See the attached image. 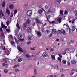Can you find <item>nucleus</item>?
Instances as JSON below:
<instances>
[{"instance_id": "f257e3e1", "label": "nucleus", "mask_w": 77, "mask_h": 77, "mask_svg": "<svg viewBox=\"0 0 77 77\" xmlns=\"http://www.w3.org/2000/svg\"><path fill=\"white\" fill-rule=\"evenodd\" d=\"M30 23V20L29 19H27L26 21V23H25L24 24V27H26L27 26V24H29Z\"/></svg>"}, {"instance_id": "f03ea898", "label": "nucleus", "mask_w": 77, "mask_h": 77, "mask_svg": "<svg viewBox=\"0 0 77 77\" xmlns=\"http://www.w3.org/2000/svg\"><path fill=\"white\" fill-rule=\"evenodd\" d=\"M32 10H29L27 11V14L29 17H31L32 16Z\"/></svg>"}, {"instance_id": "7ed1b4c3", "label": "nucleus", "mask_w": 77, "mask_h": 77, "mask_svg": "<svg viewBox=\"0 0 77 77\" xmlns=\"http://www.w3.org/2000/svg\"><path fill=\"white\" fill-rule=\"evenodd\" d=\"M58 55L59 56V57H60V58L58 57V60L60 61V62H62V61H61V58H62V55H61L60 54H58Z\"/></svg>"}, {"instance_id": "20e7f679", "label": "nucleus", "mask_w": 77, "mask_h": 77, "mask_svg": "<svg viewBox=\"0 0 77 77\" xmlns=\"http://www.w3.org/2000/svg\"><path fill=\"white\" fill-rule=\"evenodd\" d=\"M48 55V53L46 52H44L42 54V56L44 57H47Z\"/></svg>"}, {"instance_id": "39448f33", "label": "nucleus", "mask_w": 77, "mask_h": 77, "mask_svg": "<svg viewBox=\"0 0 77 77\" xmlns=\"http://www.w3.org/2000/svg\"><path fill=\"white\" fill-rule=\"evenodd\" d=\"M35 21L37 23H38V24H41L42 23V22H41V21H40V20H39L38 19L36 18L35 19Z\"/></svg>"}, {"instance_id": "423d86ee", "label": "nucleus", "mask_w": 77, "mask_h": 77, "mask_svg": "<svg viewBox=\"0 0 77 77\" xmlns=\"http://www.w3.org/2000/svg\"><path fill=\"white\" fill-rule=\"evenodd\" d=\"M9 8L10 9H14V5L13 4H11L9 5Z\"/></svg>"}, {"instance_id": "0eeeda50", "label": "nucleus", "mask_w": 77, "mask_h": 77, "mask_svg": "<svg viewBox=\"0 0 77 77\" xmlns=\"http://www.w3.org/2000/svg\"><path fill=\"white\" fill-rule=\"evenodd\" d=\"M36 33L38 36H39V37H41V32L38 31L36 32Z\"/></svg>"}, {"instance_id": "6e6552de", "label": "nucleus", "mask_w": 77, "mask_h": 77, "mask_svg": "<svg viewBox=\"0 0 77 77\" xmlns=\"http://www.w3.org/2000/svg\"><path fill=\"white\" fill-rule=\"evenodd\" d=\"M6 12L7 14H8V15H10V14H11V12H10V11L8 9H6Z\"/></svg>"}, {"instance_id": "1a4fd4ad", "label": "nucleus", "mask_w": 77, "mask_h": 77, "mask_svg": "<svg viewBox=\"0 0 77 77\" xmlns=\"http://www.w3.org/2000/svg\"><path fill=\"white\" fill-rule=\"evenodd\" d=\"M38 14H41L43 12V9H40L38 11Z\"/></svg>"}, {"instance_id": "9d476101", "label": "nucleus", "mask_w": 77, "mask_h": 77, "mask_svg": "<svg viewBox=\"0 0 77 77\" xmlns=\"http://www.w3.org/2000/svg\"><path fill=\"white\" fill-rule=\"evenodd\" d=\"M77 62L75 60H72L71 61V63L72 64H73V65H75L76 64Z\"/></svg>"}, {"instance_id": "9b49d317", "label": "nucleus", "mask_w": 77, "mask_h": 77, "mask_svg": "<svg viewBox=\"0 0 77 77\" xmlns=\"http://www.w3.org/2000/svg\"><path fill=\"white\" fill-rule=\"evenodd\" d=\"M52 33L53 34H55L57 33V31H56V30L55 29H52Z\"/></svg>"}, {"instance_id": "f8f14e48", "label": "nucleus", "mask_w": 77, "mask_h": 77, "mask_svg": "<svg viewBox=\"0 0 77 77\" xmlns=\"http://www.w3.org/2000/svg\"><path fill=\"white\" fill-rule=\"evenodd\" d=\"M1 27L3 28H5V29H6V28H7V26H6L5 25L3 24V23L1 24Z\"/></svg>"}, {"instance_id": "ddd939ff", "label": "nucleus", "mask_w": 77, "mask_h": 77, "mask_svg": "<svg viewBox=\"0 0 77 77\" xmlns=\"http://www.w3.org/2000/svg\"><path fill=\"white\" fill-rule=\"evenodd\" d=\"M1 38H2V39H5V35H4V33H2L1 34Z\"/></svg>"}, {"instance_id": "4468645a", "label": "nucleus", "mask_w": 77, "mask_h": 77, "mask_svg": "<svg viewBox=\"0 0 77 77\" xmlns=\"http://www.w3.org/2000/svg\"><path fill=\"white\" fill-rule=\"evenodd\" d=\"M27 33H30L31 32V29L29 27L27 28Z\"/></svg>"}, {"instance_id": "2eb2a0df", "label": "nucleus", "mask_w": 77, "mask_h": 77, "mask_svg": "<svg viewBox=\"0 0 77 77\" xmlns=\"http://www.w3.org/2000/svg\"><path fill=\"white\" fill-rule=\"evenodd\" d=\"M57 33H58V34H59L60 35H62V30H59L57 31Z\"/></svg>"}, {"instance_id": "dca6fc26", "label": "nucleus", "mask_w": 77, "mask_h": 77, "mask_svg": "<svg viewBox=\"0 0 77 77\" xmlns=\"http://www.w3.org/2000/svg\"><path fill=\"white\" fill-rule=\"evenodd\" d=\"M18 49L20 51H21V52H23V49H22V48H20V46H18Z\"/></svg>"}, {"instance_id": "f3484780", "label": "nucleus", "mask_w": 77, "mask_h": 77, "mask_svg": "<svg viewBox=\"0 0 77 77\" xmlns=\"http://www.w3.org/2000/svg\"><path fill=\"white\" fill-rule=\"evenodd\" d=\"M51 56L52 59H53V60H56V59L55 58V56H54L53 54H51Z\"/></svg>"}, {"instance_id": "a211bd4d", "label": "nucleus", "mask_w": 77, "mask_h": 77, "mask_svg": "<svg viewBox=\"0 0 77 77\" xmlns=\"http://www.w3.org/2000/svg\"><path fill=\"white\" fill-rule=\"evenodd\" d=\"M57 20L59 22V23H61V21H62V19H61V18L60 17L58 18L57 19Z\"/></svg>"}, {"instance_id": "6ab92c4d", "label": "nucleus", "mask_w": 77, "mask_h": 77, "mask_svg": "<svg viewBox=\"0 0 77 77\" xmlns=\"http://www.w3.org/2000/svg\"><path fill=\"white\" fill-rule=\"evenodd\" d=\"M60 15H62L63 14V11L62 10H60Z\"/></svg>"}, {"instance_id": "aec40b11", "label": "nucleus", "mask_w": 77, "mask_h": 77, "mask_svg": "<svg viewBox=\"0 0 77 77\" xmlns=\"http://www.w3.org/2000/svg\"><path fill=\"white\" fill-rule=\"evenodd\" d=\"M2 65L3 66H5L6 68H7V67H8V64H5V63H2Z\"/></svg>"}, {"instance_id": "412c9836", "label": "nucleus", "mask_w": 77, "mask_h": 77, "mask_svg": "<svg viewBox=\"0 0 77 77\" xmlns=\"http://www.w3.org/2000/svg\"><path fill=\"white\" fill-rule=\"evenodd\" d=\"M0 14L1 15L2 17L4 16V14L3 13V12L2 11V10H0Z\"/></svg>"}, {"instance_id": "4be33fe9", "label": "nucleus", "mask_w": 77, "mask_h": 77, "mask_svg": "<svg viewBox=\"0 0 77 77\" xmlns=\"http://www.w3.org/2000/svg\"><path fill=\"white\" fill-rule=\"evenodd\" d=\"M18 30L16 29L15 30V36H18Z\"/></svg>"}, {"instance_id": "5701e85b", "label": "nucleus", "mask_w": 77, "mask_h": 77, "mask_svg": "<svg viewBox=\"0 0 77 77\" xmlns=\"http://www.w3.org/2000/svg\"><path fill=\"white\" fill-rule=\"evenodd\" d=\"M18 37L19 38V39H22V35H21V34H20L18 35Z\"/></svg>"}, {"instance_id": "b1692460", "label": "nucleus", "mask_w": 77, "mask_h": 77, "mask_svg": "<svg viewBox=\"0 0 77 77\" xmlns=\"http://www.w3.org/2000/svg\"><path fill=\"white\" fill-rule=\"evenodd\" d=\"M23 61V59L22 58H19L18 60V62H22Z\"/></svg>"}, {"instance_id": "393cba45", "label": "nucleus", "mask_w": 77, "mask_h": 77, "mask_svg": "<svg viewBox=\"0 0 77 77\" xmlns=\"http://www.w3.org/2000/svg\"><path fill=\"white\" fill-rule=\"evenodd\" d=\"M28 39L29 40H32V39H33V38H32V36H29L28 37Z\"/></svg>"}, {"instance_id": "a878e982", "label": "nucleus", "mask_w": 77, "mask_h": 77, "mask_svg": "<svg viewBox=\"0 0 77 77\" xmlns=\"http://www.w3.org/2000/svg\"><path fill=\"white\" fill-rule=\"evenodd\" d=\"M17 11L18 10H17V9H16L14 10V15H15L16 14H17V13L18 12Z\"/></svg>"}, {"instance_id": "bb28decb", "label": "nucleus", "mask_w": 77, "mask_h": 77, "mask_svg": "<svg viewBox=\"0 0 77 77\" xmlns=\"http://www.w3.org/2000/svg\"><path fill=\"white\" fill-rule=\"evenodd\" d=\"M6 50H7V51H5V53H10V51L9 50H10L9 49H8V48H6Z\"/></svg>"}, {"instance_id": "cd10ccee", "label": "nucleus", "mask_w": 77, "mask_h": 77, "mask_svg": "<svg viewBox=\"0 0 77 77\" xmlns=\"http://www.w3.org/2000/svg\"><path fill=\"white\" fill-rule=\"evenodd\" d=\"M6 24L7 26H9V24H10V22L9 21H7L6 22Z\"/></svg>"}, {"instance_id": "c85d7f7f", "label": "nucleus", "mask_w": 77, "mask_h": 77, "mask_svg": "<svg viewBox=\"0 0 77 77\" xmlns=\"http://www.w3.org/2000/svg\"><path fill=\"white\" fill-rule=\"evenodd\" d=\"M20 66V65L18 64L17 65H14V68H17V67H18Z\"/></svg>"}, {"instance_id": "c756f323", "label": "nucleus", "mask_w": 77, "mask_h": 77, "mask_svg": "<svg viewBox=\"0 0 77 77\" xmlns=\"http://www.w3.org/2000/svg\"><path fill=\"white\" fill-rule=\"evenodd\" d=\"M26 57L28 59H29V58H30V56L27 54H26Z\"/></svg>"}, {"instance_id": "7c9ffc66", "label": "nucleus", "mask_w": 77, "mask_h": 77, "mask_svg": "<svg viewBox=\"0 0 77 77\" xmlns=\"http://www.w3.org/2000/svg\"><path fill=\"white\" fill-rule=\"evenodd\" d=\"M16 26L18 29H20V26L19 25V24H18V23H17L16 24Z\"/></svg>"}, {"instance_id": "2f4dec72", "label": "nucleus", "mask_w": 77, "mask_h": 77, "mask_svg": "<svg viewBox=\"0 0 77 77\" xmlns=\"http://www.w3.org/2000/svg\"><path fill=\"white\" fill-rule=\"evenodd\" d=\"M11 42L12 45H13L15 44V42L14 41H11Z\"/></svg>"}, {"instance_id": "473e14b6", "label": "nucleus", "mask_w": 77, "mask_h": 77, "mask_svg": "<svg viewBox=\"0 0 77 77\" xmlns=\"http://www.w3.org/2000/svg\"><path fill=\"white\" fill-rule=\"evenodd\" d=\"M46 33H47V34H48V33H50V31L48 30H47L46 31Z\"/></svg>"}, {"instance_id": "72a5a7b5", "label": "nucleus", "mask_w": 77, "mask_h": 77, "mask_svg": "<svg viewBox=\"0 0 77 77\" xmlns=\"http://www.w3.org/2000/svg\"><path fill=\"white\" fill-rule=\"evenodd\" d=\"M5 1H3L2 2V7H5Z\"/></svg>"}, {"instance_id": "f704fd0d", "label": "nucleus", "mask_w": 77, "mask_h": 77, "mask_svg": "<svg viewBox=\"0 0 77 77\" xmlns=\"http://www.w3.org/2000/svg\"><path fill=\"white\" fill-rule=\"evenodd\" d=\"M52 12V11L50 10H49L47 11L48 14H49V13H51Z\"/></svg>"}, {"instance_id": "c9c22d12", "label": "nucleus", "mask_w": 77, "mask_h": 77, "mask_svg": "<svg viewBox=\"0 0 77 77\" xmlns=\"http://www.w3.org/2000/svg\"><path fill=\"white\" fill-rule=\"evenodd\" d=\"M34 71L35 75H36V69L34 68Z\"/></svg>"}, {"instance_id": "e433bc0d", "label": "nucleus", "mask_w": 77, "mask_h": 77, "mask_svg": "<svg viewBox=\"0 0 77 77\" xmlns=\"http://www.w3.org/2000/svg\"><path fill=\"white\" fill-rule=\"evenodd\" d=\"M15 71L16 72H20V70L18 69H15Z\"/></svg>"}, {"instance_id": "4c0bfd02", "label": "nucleus", "mask_w": 77, "mask_h": 77, "mask_svg": "<svg viewBox=\"0 0 77 77\" xmlns=\"http://www.w3.org/2000/svg\"><path fill=\"white\" fill-rule=\"evenodd\" d=\"M72 31H74L75 30V26H73L72 28Z\"/></svg>"}, {"instance_id": "58836bf2", "label": "nucleus", "mask_w": 77, "mask_h": 77, "mask_svg": "<svg viewBox=\"0 0 77 77\" xmlns=\"http://www.w3.org/2000/svg\"><path fill=\"white\" fill-rule=\"evenodd\" d=\"M9 38L12 39V40H13V39H14V38H13V37H12V36L11 35H10L9 36Z\"/></svg>"}, {"instance_id": "ea45409f", "label": "nucleus", "mask_w": 77, "mask_h": 77, "mask_svg": "<svg viewBox=\"0 0 77 77\" xmlns=\"http://www.w3.org/2000/svg\"><path fill=\"white\" fill-rule=\"evenodd\" d=\"M62 62L63 64H66V60H64L62 61Z\"/></svg>"}, {"instance_id": "a19ab883", "label": "nucleus", "mask_w": 77, "mask_h": 77, "mask_svg": "<svg viewBox=\"0 0 77 77\" xmlns=\"http://www.w3.org/2000/svg\"><path fill=\"white\" fill-rule=\"evenodd\" d=\"M3 62H5V63H6V59L4 58L3 59Z\"/></svg>"}, {"instance_id": "79ce46f5", "label": "nucleus", "mask_w": 77, "mask_h": 77, "mask_svg": "<svg viewBox=\"0 0 77 77\" xmlns=\"http://www.w3.org/2000/svg\"><path fill=\"white\" fill-rule=\"evenodd\" d=\"M51 17V15H49L47 17V20H48V19H49L50 18V17Z\"/></svg>"}, {"instance_id": "37998d69", "label": "nucleus", "mask_w": 77, "mask_h": 77, "mask_svg": "<svg viewBox=\"0 0 77 77\" xmlns=\"http://www.w3.org/2000/svg\"><path fill=\"white\" fill-rule=\"evenodd\" d=\"M4 71L5 73H7L8 71L7 70L5 69L4 70Z\"/></svg>"}, {"instance_id": "c03bdc74", "label": "nucleus", "mask_w": 77, "mask_h": 77, "mask_svg": "<svg viewBox=\"0 0 77 77\" xmlns=\"http://www.w3.org/2000/svg\"><path fill=\"white\" fill-rule=\"evenodd\" d=\"M31 48V50H35V48Z\"/></svg>"}, {"instance_id": "a18cd8bd", "label": "nucleus", "mask_w": 77, "mask_h": 77, "mask_svg": "<svg viewBox=\"0 0 77 77\" xmlns=\"http://www.w3.org/2000/svg\"><path fill=\"white\" fill-rule=\"evenodd\" d=\"M74 73L73 72H72L70 74V76H72V75H73V74H74Z\"/></svg>"}, {"instance_id": "49530a36", "label": "nucleus", "mask_w": 77, "mask_h": 77, "mask_svg": "<svg viewBox=\"0 0 77 77\" xmlns=\"http://www.w3.org/2000/svg\"><path fill=\"white\" fill-rule=\"evenodd\" d=\"M51 77H57V76L56 75H51Z\"/></svg>"}, {"instance_id": "de8ad7c7", "label": "nucleus", "mask_w": 77, "mask_h": 77, "mask_svg": "<svg viewBox=\"0 0 77 77\" xmlns=\"http://www.w3.org/2000/svg\"><path fill=\"white\" fill-rule=\"evenodd\" d=\"M64 14H65V15H67L68 14V12H67V11H65L64 12Z\"/></svg>"}, {"instance_id": "09e8293b", "label": "nucleus", "mask_w": 77, "mask_h": 77, "mask_svg": "<svg viewBox=\"0 0 77 77\" xmlns=\"http://www.w3.org/2000/svg\"><path fill=\"white\" fill-rule=\"evenodd\" d=\"M75 16H77V11H75Z\"/></svg>"}, {"instance_id": "8fccbe9b", "label": "nucleus", "mask_w": 77, "mask_h": 77, "mask_svg": "<svg viewBox=\"0 0 77 77\" xmlns=\"http://www.w3.org/2000/svg\"><path fill=\"white\" fill-rule=\"evenodd\" d=\"M14 15V14H13V13H11V17H13V16Z\"/></svg>"}, {"instance_id": "3c124183", "label": "nucleus", "mask_w": 77, "mask_h": 77, "mask_svg": "<svg viewBox=\"0 0 77 77\" xmlns=\"http://www.w3.org/2000/svg\"><path fill=\"white\" fill-rule=\"evenodd\" d=\"M49 50H51V51H53L54 50V49L51 48H50Z\"/></svg>"}, {"instance_id": "603ef678", "label": "nucleus", "mask_w": 77, "mask_h": 77, "mask_svg": "<svg viewBox=\"0 0 77 77\" xmlns=\"http://www.w3.org/2000/svg\"><path fill=\"white\" fill-rule=\"evenodd\" d=\"M63 35H65V30L63 31Z\"/></svg>"}, {"instance_id": "864d4df0", "label": "nucleus", "mask_w": 77, "mask_h": 77, "mask_svg": "<svg viewBox=\"0 0 77 77\" xmlns=\"http://www.w3.org/2000/svg\"><path fill=\"white\" fill-rule=\"evenodd\" d=\"M68 65L69 66H71V64L70 63L69 61L68 62Z\"/></svg>"}, {"instance_id": "5fc2aeb1", "label": "nucleus", "mask_w": 77, "mask_h": 77, "mask_svg": "<svg viewBox=\"0 0 77 77\" xmlns=\"http://www.w3.org/2000/svg\"><path fill=\"white\" fill-rule=\"evenodd\" d=\"M52 33H51V34H50L49 35V37H51V36H52Z\"/></svg>"}, {"instance_id": "6e6d98bb", "label": "nucleus", "mask_w": 77, "mask_h": 77, "mask_svg": "<svg viewBox=\"0 0 77 77\" xmlns=\"http://www.w3.org/2000/svg\"><path fill=\"white\" fill-rule=\"evenodd\" d=\"M55 23V22H54V21H53L52 22H50V24H53L54 23Z\"/></svg>"}, {"instance_id": "4d7b16f0", "label": "nucleus", "mask_w": 77, "mask_h": 77, "mask_svg": "<svg viewBox=\"0 0 77 77\" xmlns=\"http://www.w3.org/2000/svg\"><path fill=\"white\" fill-rule=\"evenodd\" d=\"M69 21V23H71V20H70V18H69L68 20H67V21Z\"/></svg>"}, {"instance_id": "13d9d810", "label": "nucleus", "mask_w": 77, "mask_h": 77, "mask_svg": "<svg viewBox=\"0 0 77 77\" xmlns=\"http://www.w3.org/2000/svg\"><path fill=\"white\" fill-rule=\"evenodd\" d=\"M55 67H56V68L57 69H58V68H59V66H58V65H56V66H55Z\"/></svg>"}, {"instance_id": "bf43d9fd", "label": "nucleus", "mask_w": 77, "mask_h": 77, "mask_svg": "<svg viewBox=\"0 0 77 77\" xmlns=\"http://www.w3.org/2000/svg\"><path fill=\"white\" fill-rule=\"evenodd\" d=\"M7 32H9L10 31V30L9 29H7L6 30Z\"/></svg>"}, {"instance_id": "052dcab7", "label": "nucleus", "mask_w": 77, "mask_h": 77, "mask_svg": "<svg viewBox=\"0 0 77 77\" xmlns=\"http://www.w3.org/2000/svg\"><path fill=\"white\" fill-rule=\"evenodd\" d=\"M16 41V42L17 44H18L19 43V42H20V41L18 40H17Z\"/></svg>"}, {"instance_id": "680f3d73", "label": "nucleus", "mask_w": 77, "mask_h": 77, "mask_svg": "<svg viewBox=\"0 0 77 77\" xmlns=\"http://www.w3.org/2000/svg\"><path fill=\"white\" fill-rule=\"evenodd\" d=\"M64 74H62L61 75V77H64Z\"/></svg>"}, {"instance_id": "e2e57ef3", "label": "nucleus", "mask_w": 77, "mask_h": 77, "mask_svg": "<svg viewBox=\"0 0 77 77\" xmlns=\"http://www.w3.org/2000/svg\"><path fill=\"white\" fill-rule=\"evenodd\" d=\"M65 54H66V52H63L62 54L63 55H65Z\"/></svg>"}, {"instance_id": "0e129e2a", "label": "nucleus", "mask_w": 77, "mask_h": 77, "mask_svg": "<svg viewBox=\"0 0 77 77\" xmlns=\"http://www.w3.org/2000/svg\"><path fill=\"white\" fill-rule=\"evenodd\" d=\"M0 31L1 32H2V31H3V30H2V28H0Z\"/></svg>"}, {"instance_id": "69168bd1", "label": "nucleus", "mask_w": 77, "mask_h": 77, "mask_svg": "<svg viewBox=\"0 0 77 77\" xmlns=\"http://www.w3.org/2000/svg\"><path fill=\"white\" fill-rule=\"evenodd\" d=\"M48 8H49L48 6H46L45 7V8L46 9H48Z\"/></svg>"}, {"instance_id": "338daca9", "label": "nucleus", "mask_w": 77, "mask_h": 77, "mask_svg": "<svg viewBox=\"0 0 77 77\" xmlns=\"http://www.w3.org/2000/svg\"><path fill=\"white\" fill-rule=\"evenodd\" d=\"M27 44H28V45H29V44H30V42H27Z\"/></svg>"}, {"instance_id": "774afa93", "label": "nucleus", "mask_w": 77, "mask_h": 77, "mask_svg": "<svg viewBox=\"0 0 77 77\" xmlns=\"http://www.w3.org/2000/svg\"><path fill=\"white\" fill-rule=\"evenodd\" d=\"M61 1H62V0H58V3H60V2H61Z\"/></svg>"}]
</instances>
